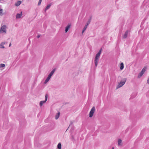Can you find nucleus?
Wrapping results in <instances>:
<instances>
[{"label": "nucleus", "instance_id": "obj_17", "mask_svg": "<svg viewBox=\"0 0 149 149\" xmlns=\"http://www.w3.org/2000/svg\"><path fill=\"white\" fill-rule=\"evenodd\" d=\"M120 69L121 70H123L124 68V64L123 63H121L120 64Z\"/></svg>", "mask_w": 149, "mask_h": 149}, {"label": "nucleus", "instance_id": "obj_3", "mask_svg": "<svg viewBox=\"0 0 149 149\" xmlns=\"http://www.w3.org/2000/svg\"><path fill=\"white\" fill-rule=\"evenodd\" d=\"M127 79L126 78H124L122 79L120 82L118 83V85L117 86L116 88L118 89L122 87L126 82Z\"/></svg>", "mask_w": 149, "mask_h": 149}, {"label": "nucleus", "instance_id": "obj_24", "mask_svg": "<svg viewBox=\"0 0 149 149\" xmlns=\"http://www.w3.org/2000/svg\"><path fill=\"white\" fill-rule=\"evenodd\" d=\"M147 83L148 84H149V78L147 80Z\"/></svg>", "mask_w": 149, "mask_h": 149}, {"label": "nucleus", "instance_id": "obj_12", "mask_svg": "<svg viewBox=\"0 0 149 149\" xmlns=\"http://www.w3.org/2000/svg\"><path fill=\"white\" fill-rule=\"evenodd\" d=\"M92 17H90V19L88 20V21L87 22V23H86V25H87V26H88L89 24H90L91 20Z\"/></svg>", "mask_w": 149, "mask_h": 149}, {"label": "nucleus", "instance_id": "obj_5", "mask_svg": "<svg viewBox=\"0 0 149 149\" xmlns=\"http://www.w3.org/2000/svg\"><path fill=\"white\" fill-rule=\"evenodd\" d=\"M6 26L5 25H3L1 26L0 29V32L1 33L3 32L6 33Z\"/></svg>", "mask_w": 149, "mask_h": 149}, {"label": "nucleus", "instance_id": "obj_18", "mask_svg": "<svg viewBox=\"0 0 149 149\" xmlns=\"http://www.w3.org/2000/svg\"><path fill=\"white\" fill-rule=\"evenodd\" d=\"M87 26H87V25H85L84 27V28L83 30H82V33H83L86 30V29H87Z\"/></svg>", "mask_w": 149, "mask_h": 149}, {"label": "nucleus", "instance_id": "obj_13", "mask_svg": "<svg viewBox=\"0 0 149 149\" xmlns=\"http://www.w3.org/2000/svg\"><path fill=\"white\" fill-rule=\"evenodd\" d=\"M21 3V1H18L15 3V5L16 6H18L20 5V4Z\"/></svg>", "mask_w": 149, "mask_h": 149}, {"label": "nucleus", "instance_id": "obj_16", "mask_svg": "<svg viewBox=\"0 0 149 149\" xmlns=\"http://www.w3.org/2000/svg\"><path fill=\"white\" fill-rule=\"evenodd\" d=\"M57 148H58V149H61V143H58L57 146Z\"/></svg>", "mask_w": 149, "mask_h": 149}, {"label": "nucleus", "instance_id": "obj_25", "mask_svg": "<svg viewBox=\"0 0 149 149\" xmlns=\"http://www.w3.org/2000/svg\"><path fill=\"white\" fill-rule=\"evenodd\" d=\"M40 35H38L37 36V37L38 38H40Z\"/></svg>", "mask_w": 149, "mask_h": 149}, {"label": "nucleus", "instance_id": "obj_8", "mask_svg": "<svg viewBox=\"0 0 149 149\" xmlns=\"http://www.w3.org/2000/svg\"><path fill=\"white\" fill-rule=\"evenodd\" d=\"M128 32H129L128 30H127L125 32V34H124V35L123 36V38H126L127 37Z\"/></svg>", "mask_w": 149, "mask_h": 149}, {"label": "nucleus", "instance_id": "obj_14", "mask_svg": "<svg viewBox=\"0 0 149 149\" xmlns=\"http://www.w3.org/2000/svg\"><path fill=\"white\" fill-rule=\"evenodd\" d=\"M51 5V4H48V5H47V6H46V8H45V11H46V10L49 9L50 8Z\"/></svg>", "mask_w": 149, "mask_h": 149}, {"label": "nucleus", "instance_id": "obj_4", "mask_svg": "<svg viewBox=\"0 0 149 149\" xmlns=\"http://www.w3.org/2000/svg\"><path fill=\"white\" fill-rule=\"evenodd\" d=\"M147 69V68L146 67H145L143 68L138 76V78H140L143 75L144 73L146 71Z\"/></svg>", "mask_w": 149, "mask_h": 149}, {"label": "nucleus", "instance_id": "obj_10", "mask_svg": "<svg viewBox=\"0 0 149 149\" xmlns=\"http://www.w3.org/2000/svg\"><path fill=\"white\" fill-rule=\"evenodd\" d=\"M60 115V113L59 112H58V113H57L55 115V118L56 120H57L59 117Z\"/></svg>", "mask_w": 149, "mask_h": 149}, {"label": "nucleus", "instance_id": "obj_1", "mask_svg": "<svg viewBox=\"0 0 149 149\" xmlns=\"http://www.w3.org/2000/svg\"><path fill=\"white\" fill-rule=\"evenodd\" d=\"M102 49H101L96 55L95 56V58L94 62L95 65V67H96L98 63L99 59L100 58V56L102 52Z\"/></svg>", "mask_w": 149, "mask_h": 149}, {"label": "nucleus", "instance_id": "obj_19", "mask_svg": "<svg viewBox=\"0 0 149 149\" xmlns=\"http://www.w3.org/2000/svg\"><path fill=\"white\" fill-rule=\"evenodd\" d=\"M122 143V140L119 139H118V145L120 146L121 145V143Z\"/></svg>", "mask_w": 149, "mask_h": 149}, {"label": "nucleus", "instance_id": "obj_6", "mask_svg": "<svg viewBox=\"0 0 149 149\" xmlns=\"http://www.w3.org/2000/svg\"><path fill=\"white\" fill-rule=\"evenodd\" d=\"M95 110V108L94 107H93L91 109L89 113V117H92L93 115V114L94 113Z\"/></svg>", "mask_w": 149, "mask_h": 149}, {"label": "nucleus", "instance_id": "obj_20", "mask_svg": "<svg viewBox=\"0 0 149 149\" xmlns=\"http://www.w3.org/2000/svg\"><path fill=\"white\" fill-rule=\"evenodd\" d=\"M5 66V65L4 64H1L0 65V68L4 67Z\"/></svg>", "mask_w": 149, "mask_h": 149}, {"label": "nucleus", "instance_id": "obj_11", "mask_svg": "<svg viewBox=\"0 0 149 149\" xmlns=\"http://www.w3.org/2000/svg\"><path fill=\"white\" fill-rule=\"evenodd\" d=\"M5 42H1L0 44V48H4V45L5 44Z\"/></svg>", "mask_w": 149, "mask_h": 149}, {"label": "nucleus", "instance_id": "obj_2", "mask_svg": "<svg viewBox=\"0 0 149 149\" xmlns=\"http://www.w3.org/2000/svg\"><path fill=\"white\" fill-rule=\"evenodd\" d=\"M56 71L55 69H54L52 71L50 72V74H49L45 80L44 83L45 84H46L49 80L51 78V77L52 76L53 74Z\"/></svg>", "mask_w": 149, "mask_h": 149}, {"label": "nucleus", "instance_id": "obj_7", "mask_svg": "<svg viewBox=\"0 0 149 149\" xmlns=\"http://www.w3.org/2000/svg\"><path fill=\"white\" fill-rule=\"evenodd\" d=\"M48 97L47 94H46L45 95V100L44 101H41L40 102L39 105L40 107L42 106L43 105V104L45 103L47 100Z\"/></svg>", "mask_w": 149, "mask_h": 149}, {"label": "nucleus", "instance_id": "obj_23", "mask_svg": "<svg viewBox=\"0 0 149 149\" xmlns=\"http://www.w3.org/2000/svg\"><path fill=\"white\" fill-rule=\"evenodd\" d=\"M72 124H73V122L72 121H71L70 122V124L69 126V127H69H70V126H71V125H72Z\"/></svg>", "mask_w": 149, "mask_h": 149}, {"label": "nucleus", "instance_id": "obj_22", "mask_svg": "<svg viewBox=\"0 0 149 149\" xmlns=\"http://www.w3.org/2000/svg\"><path fill=\"white\" fill-rule=\"evenodd\" d=\"M3 10L2 9H0V15H1V14H2V12H3Z\"/></svg>", "mask_w": 149, "mask_h": 149}, {"label": "nucleus", "instance_id": "obj_21", "mask_svg": "<svg viewBox=\"0 0 149 149\" xmlns=\"http://www.w3.org/2000/svg\"><path fill=\"white\" fill-rule=\"evenodd\" d=\"M42 0H39V2L38 3V6H39L40 5L41 2Z\"/></svg>", "mask_w": 149, "mask_h": 149}, {"label": "nucleus", "instance_id": "obj_15", "mask_svg": "<svg viewBox=\"0 0 149 149\" xmlns=\"http://www.w3.org/2000/svg\"><path fill=\"white\" fill-rule=\"evenodd\" d=\"M70 25H68L67 26H66L65 28V32L66 33L68 31L69 29L70 28Z\"/></svg>", "mask_w": 149, "mask_h": 149}, {"label": "nucleus", "instance_id": "obj_27", "mask_svg": "<svg viewBox=\"0 0 149 149\" xmlns=\"http://www.w3.org/2000/svg\"><path fill=\"white\" fill-rule=\"evenodd\" d=\"M112 149H114V148L113 147L112 148Z\"/></svg>", "mask_w": 149, "mask_h": 149}, {"label": "nucleus", "instance_id": "obj_9", "mask_svg": "<svg viewBox=\"0 0 149 149\" xmlns=\"http://www.w3.org/2000/svg\"><path fill=\"white\" fill-rule=\"evenodd\" d=\"M22 12H21V14H19V13L17 14L16 16V18L17 19L20 18L21 17V16H22Z\"/></svg>", "mask_w": 149, "mask_h": 149}, {"label": "nucleus", "instance_id": "obj_26", "mask_svg": "<svg viewBox=\"0 0 149 149\" xmlns=\"http://www.w3.org/2000/svg\"><path fill=\"white\" fill-rule=\"evenodd\" d=\"M11 43H10L9 45V47H10L11 46Z\"/></svg>", "mask_w": 149, "mask_h": 149}]
</instances>
